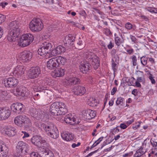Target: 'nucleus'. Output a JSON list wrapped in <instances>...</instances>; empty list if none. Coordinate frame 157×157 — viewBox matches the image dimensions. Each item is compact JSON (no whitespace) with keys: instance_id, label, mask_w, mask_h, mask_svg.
I'll return each instance as SVG.
<instances>
[{"instance_id":"obj_36","label":"nucleus","mask_w":157,"mask_h":157,"mask_svg":"<svg viewBox=\"0 0 157 157\" xmlns=\"http://www.w3.org/2000/svg\"><path fill=\"white\" fill-rule=\"evenodd\" d=\"M41 46L43 47L44 48L47 49V51L50 52L52 47V44L51 42L47 41L43 42Z\"/></svg>"},{"instance_id":"obj_10","label":"nucleus","mask_w":157,"mask_h":157,"mask_svg":"<svg viewBox=\"0 0 157 157\" xmlns=\"http://www.w3.org/2000/svg\"><path fill=\"white\" fill-rule=\"evenodd\" d=\"M63 82L65 85L70 86L79 84L80 80L75 77H71L65 79Z\"/></svg>"},{"instance_id":"obj_21","label":"nucleus","mask_w":157,"mask_h":157,"mask_svg":"<svg viewBox=\"0 0 157 157\" xmlns=\"http://www.w3.org/2000/svg\"><path fill=\"white\" fill-rule=\"evenodd\" d=\"M66 50L64 47L61 45L58 46L51 52L52 54L54 56H56L59 54H61L65 52Z\"/></svg>"},{"instance_id":"obj_37","label":"nucleus","mask_w":157,"mask_h":157,"mask_svg":"<svg viewBox=\"0 0 157 157\" xmlns=\"http://www.w3.org/2000/svg\"><path fill=\"white\" fill-rule=\"evenodd\" d=\"M38 52L39 55L43 56H45L48 53H50L47 50V49L41 46L38 50Z\"/></svg>"},{"instance_id":"obj_30","label":"nucleus","mask_w":157,"mask_h":157,"mask_svg":"<svg viewBox=\"0 0 157 157\" xmlns=\"http://www.w3.org/2000/svg\"><path fill=\"white\" fill-rule=\"evenodd\" d=\"M41 157H53L54 154L49 148L44 149L40 152Z\"/></svg>"},{"instance_id":"obj_41","label":"nucleus","mask_w":157,"mask_h":157,"mask_svg":"<svg viewBox=\"0 0 157 157\" xmlns=\"http://www.w3.org/2000/svg\"><path fill=\"white\" fill-rule=\"evenodd\" d=\"M141 64L143 66H146L148 62V57L143 56L140 58Z\"/></svg>"},{"instance_id":"obj_33","label":"nucleus","mask_w":157,"mask_h":157,"mask_svg":"<svg viewBox=\"0 0 157 157\" xmlns=\"http://www.w3.org/2000/svg\"><path fill=\"white\" fill-rule=\"evenodd\" d=\"M136 74L137 76V80L140 82L145 83V79L144 73L143 71H136Z\"/></svg>"},{"instance_id":"obj_61","label":"nucleus","mask_w":157,"mask_h":157,"mask_svg":"<svg viewBox=\"0 0 157 157\" xmlns=\"http://www.w3.org/2000/svg\"><path fill=\"white\" fill-rule=\"evenodd\" d=\"M103 138L104 137L103 136L100 137L95 142V143L96 144L98 145L102 141Z\"/></svg>"},{"instance_id":"obj_19","label":"nucleus","mask_w":157,"mask_h":157,"mask_svg":"<svg viewBox=\"0 0 157 157\" xmlns=\"http://www.w3.org/2000/svg\"><path fill=\"white\" fill-rule=\"evenodd\" d=\"M32 53L29 51H24L21 54L20 59L22 60L24 62L29 61L32 59Z\"/></svg>"},{"instance_id":"obj_55","label":"nucleus","mask_w":157,"mask_h":157,"mask_svg":"<svg viewBox=\"0 0 157 157\" xmlns=\"http://www.w3.org/2000/svg\"><path fill=\"white\" fill-rule=\"evenodd\" d=\"M127 54L130 55H132L134 52V50L133 48H131L130 49H127L126 50Z\"/></svg>"},{"instance_id":"obj_40","label":"nucleus","mask_w":157,"mask_h":157,"mask_svg":"<svg viewBox=\"0 0 157 157\" xmlns=\"http://www.w3.org/2000/svg\"><path fill=\"white\" fill-rule=\"evenodd\" d=\"M146 152V151L143 150V148L141 147L140 149L137 150L136 153L134 154V156L136 157H139L141 156L144 154Z\"/></svg>"},{"instance_id":"obj_11","label":"nucleus","mask_w":157,"mask_h":157,"mask_svg":"<svg viewBox=\"0 0 157 157\" xmlns=\"http://www.w3.org/2000/svg\"><path fill=\"white\" fill-rule=\"evenodd\" d=\"M41 70L38 66L33 67L29 70V76L31 78H37L40 74Z\"/></svg>"},{"instance_id":"obj_5","label":"nucleus","mask_w":157,"mask_h":157,"mask_svg":"<svg viewBox=\"0 0 157 157\" xmlns=\"http://www.w3.org/2000/svg\"><path fill=\"white\" fill-rule=\"evenodd\" d=\"M29 113L32 117L37 120L41 119L42 121H45V117H46L47 116L45 112L40 109H37L34 108H30Z\"/></svg>"},{"instance_id":"obj_15","label":"nucleus","mask_w":157,"mask_h":157,"mask_svg":"<svg viewBox=\"0 0 157 157\" xmlns=\"http://www.w3.org/2000/svg\"><path fill=\"white\" fill-rule=\"evenodd\" d=\"M92 68V66L90 63L87 61H84L82 63L80 67L81 72L83 74L87 73Z\"/></svg>"},{"instance_id":"obj_31","label":"nucleus","mask_w":157,"mask_h":157,"mask_svg":"<svg viewBox=\"0 0 157 157\" xmlns=\"http://www.w3.org/2000/svg\"><path fill=\"white\" fill-rule=\"evenodd\" d=\"M73 44L76 48L78 49H81L85 47V43L80 38H79L78 40L74 42Z\"/></svg>"},{"instance_id":"obj_18","label":"nucleus","mask_w":157,"mask_h":157,"mask_svg":"<svg viewBox=\"0 0 157 157\" xmlns=\"http://www.w3.org/2000/svg\"><path fill=\"white\" fill-rule=\"evenodd\" d=\"M74 92L75 94L82 96L86 93V90L85 87L79 85L74 86Z\"/></svg>"},{"instance_id":"obj_62","label":"nucleus","mask_w":157,"mask_h":157,"mask_svg":"<svg viewBox=\"0 0 157 157\" xmlns=\"http://www.w3.org/2000/svg\"><path fill=\"white\" fill-rule=\"evenodd\" d=\"M129 78H124L122 79V83H129Z\"/></svg>"},{"instance_id":"obj_14","label":"nucleus","mask_w":157,"mask_h":157,"mask_svg":"<svg viewBox=\"0 0 157 157\" xmlns=\"http://www.w3.org/2000/svg\"><path fill=\"white\" fill-rule=\"evenodd\" d=\"M82 113L85 118L88 120H90L94 118L97 113L96 111L90 109H87L85 111H83Z\"/></svg>"},{"instance_id":"obj_50","label":"nucleus","mask_w":157,"mask_h":157,"mask_svg":"<svg viewBox=\"0 0 157 157\" xmlns=\"http://www.w3.org/2000/svg\"><path fill=\"white\" fill-rule=\"evenodd\" d=\"M7 94L6 91L0 90V98H4V97L6 96Z\"/></svg>"},{"instance_id":"obj_39","label":"nucleus","mask_w":157,"mask_h":157,"mask_svg":"<svg viewBox=\"0 0 157 157\" xmlns=\"http://www.w3.org/2000/svg\"><path fill=\"white\" fill-rule=\"evenodd\" d=\"M114 36H116V34H115ZM114 41L116 45L119 46L121 44L124 42V40L121 38L120 37L115 36L114 38Z\"/></svg>"},{"instance_id":"obj_26","label":"nucleus","mask_w":157,"mask_h":157,"mask_svg":"<svg viewBox=\"0 0 157 157\" xmlns=\"http://www.w3.org/2000/svg\"><path fill=\"white\" fill-rule=\"evenodd\" d=\"M5 131V133L9 136H14L16 133V128L14 127L10 126L6 127Z\"/></svg>"},{"instance_id":"obj_47","label":"nucleus","mask_w":157,"mask_h":157,"mask_svg":"<svg viewBox=\"0 0 157 157\" xmlns=\"http://www.w3.org/2000/svg\"><path fill=\"white\" fill-rule=\"evenodd\" d=\"M135 80V79L133 77H132L130 79H129V81L128 83V86H135V82H134V81Z\"/></svg>"},{"instance_id":"obj_22","label":"nucleus","mask_w":157,"mask_h":157,"mask_svg":"<svg viewBox=\"0 0 157 157\" xmlns=\"http://www.w3.org/2000/svg\"><path fill=\"white\" fill-rule=\"evenodd\" d=\"M42 137L39 136H34L31 139V142L34 145L39 147L40 145V142L42 139Z\"/></svg>"},{"instance_id":"obj_17","label":"nucleus","mask_w":157,"mask_h":157,"mask_svg":"<svg viewBox=\"0 0 157 157\" xmlns=\"http://www.w3.org/2000/svg\"><path fill=\"white\" fill-rule=\"evenodd\" d=\"M25 71L23 66L17 65L13 71V74L17 77H21L24 73Z\"/></svg>"},{"instance_id":"obj_56","label":"nucleus","mask_w":157,"mask_h":157,"mask_svg":"<svg viewBox=\"0 0 157 157\" xmlns=\"http://www.w3.org/2000/svg\"><path fill=\"white\" fill-rule=\"evenodd\" d=\"M116 50L115 49H113L111 52V54L112 56L114 58H115L116 56Z\"/></svg>"},{"instance_id":"obj_1","label":"nucleus","mask_w":157,"mask_h":157,"mask_svg":"<svg viewBox=\"0 0 157 157\" xmlns=\"http://www.w3.org/2000/svg\"><path fill=\"white\" fill-rule=\"evenodd\" d=\"M66 107V105L63 102H56L51 105L50 112L52 115L54 116L63 115L67 112Z\"/></svg>"},{"instance_id":"obj_52","label":"nucleus","mask_w":157,"mask_h":157,"mask_svg":"<svg viewBox=\"0 0 157 157\" xmlns=\"http://www.w3.org/2000/svg\"><path fill=\"white\" fill-rule=\"evenodd\" d=\"M21 132L22 133L21 135L23 136L22 138L23 139L29 136V134L26 132L22 131Z\"/></svg>"},{"instance_id":"obj_42","label":"nucleus","mask_w":157,"mask_h":157,"mask_svg":"<svg viewBox=\"0 0 157 157\" xmlns=\"http://www.w3.org/2000/svg\"><path fill=\"white\" fill-rule=\"evenodd\" d=\"M130 59H132L131 62L133 66H135L137 65V59L135 55H133L131 56Z\"/></svg>"},{"instance_id":"obj_6","label":"nucleus","mask_w":157,"mask_h":157,"mask_svg":"<svg viewBox=\"0 0 157 157\" xmlns=\"http://www.w3.org/2000/svg\"><path fill=\"white\" fill-rule=\"evenodd\" d=\"M43 24L39 18H33L29 24V28L33 32H39L43 28Z\"/></svg>"},{"instance_id":"obj_60","label":"nucleus","mask_w":157,"mask_h":157,"mask_svg":"<svg viewBox=\"0 0 157 157\" xmlns=\"http://www.w3.org/2000/svg\"><path fill=\"white\" fill-rule=\"evenodd\" d=\"M117 90V88L115 86L112 89L111 93L112 95H113L115 94Z\"/></svg>"},{"instance_id":"obj_7","label":"nucleus","mask_w":157,"mask_h":157,"mask_svg":"<svg viewBox=\"0 0 157 157\" xmlns=\"http://www.w3.org/2000/svg\"><path fill=\"white\" fill-rule=\"evenodd\" d=\"M34 40V36L31 33L23 34L19 39L18 44L19 46L24 47L29 45Z\"/></svg>"},{"instance_id":"obj_51","label":"nucleus","mask_w":157,"mask_h":157,"mask_svg":"<svg viewBox=\"0 0 157 157\" xmlns=\"http://www.w3.org/2000/svg\"><path fill=\"white\" fill-rule=\"evenodd\" d=\"M140 122H139L136 123V124H133L132 128L134 130H136L140 127Z\"/></svg>"},{"instance_id":"obj_29","label":"nucleus","mask_w":157,"mask_h":157,"mask_svg":"<svg viewBox=\"0 0 157 157\" xmlns=\"http://www.w3.org/2000/svg\"><path fill=\"white\" fill-rule=\"evenodd\" d=\"M55 126L53 124L49 125L43 123H41L40 124V128L41 129L44 130L48 135L49 133V132H51L50 131H52V130L53 129V128Z\"/></svg>"},{"instance_id":"obj_3","label":"nucleus","mask_w":157,"mask_h":157,"mask_svg":"<svg viewBox=\"0 0 157 157\" xmlns=\"http://www.w3.org/2000/svg\"><path fill=\"white\" fill-rule=\"evenodd\" d=\"M84 57L88 60V62H90L94 69L98 68L100 65L99 59L95 53L88 51L85 53Z\"/></svg>"},{"instance_id":"obj_35","label":"nucleus","mask_w":157,"mask_h":157,"mask_svg":"<svg viewBox=\"0 0 157 157\" xmlns=\"http://www.w3.org/2000/svg\"><path fill=\"white\" fill-rule=\"evenodd\" d=\"M9 27L10 29L9 30H15L16 32L17 31H19L18 22L16 21L11 22L9 25Z\"/></svg>"},{"instance_id":"obj_63","label":"nucleus","mask_w":157,"mask_h":157,"mask_svg":"<svg viewBox=\"0 0 157 157\" xmlns=\"http://www.w3.org/2000/svg\"><path fill=\"white\" fill-rule=\"evenodd\" d=\"M105 33L107 35H112V33L111 32L110 29H105Z\"/></svg>"},{"instance_id":"obj_4","label":"nucleus","mask_w":157,"mask_h":157,"mask_svg":"<svg viewBox=\"0 0 157 157\" xmlns=\"http://www.w3.org/2000/svg\"><path fill=\"white\" fill-rule=\"evenodd\" d=\"M15 124L17 126L22 127L23 126H28L31 125V121L29 118L25 115H20L16 117L14 119Z\"/></svg>"},{"instance_id":"obj_25","label":"nucleus","mask_w":157,"mask_h":157,"mask_svg":"<svg viewBox=\"0 0 157 157\" xmlns=\"http://www.w3.org/2000/svg\"><path fill=\"white\" fill-rule=\"evenodd\" d=\"M25 88L24 87L22 86L17 87L16 89V92L15 93L17 96H21L22 97H24L27 96L26 92L25 90H24Z\"/></svg>"},{"instance_id":"obj_49","label":"nucleus","mask_w":157,"mask_h":157,"mask_svg":"<svg viewBox=\"0 0 157 157\" xmlns=\"http://www.w3.org/2000/svg\"><path fill=\"white\" fill-rule=\"evenodd\" d=\"M116 66L117 64L115 63L114 60L112 59V69L114 72L117 70L116 68Z\"/></svg>"},{"instance_id":"obj_9","label":"nucleus","mask_w":157,"mask_h":157,"mask_svg":"<svg viewBox=\"0 0 157 157\" xmlns=\"http://www.w3.org/2000/svg\"><path fill=\"white\" fill-rule=\"evenodd\" d=\"M25 105L21 103H13L11 108L13 112L17 114L22 113L24 111Z\"/></svg>"},{"instance_id":"obj_20","label":"nucleus","mask_w":157,"mask_h":157,"mask_svg":"<svg viewBox=\"0 0 157 157\" xmlns=\"http://www.w3.org/2000/svg\"><path fill=\"white\" fill-rule=\"evenodd\" d=\"M64 120L66 123L71 125H74L79 123L78 121H77L76 119L71 114L66 115L64 117Z\"/></svg>"},{"instance_id":"obj_24","label":"nucleus","mask_w":157,"mask_h":157,"mask_svg":"<svg viewBox=\"0 0 157 157\" xmlns=\"http://www.w3.org/2000/svg\"><path fill=\"white\" fill-rule=\"evenodd\" d=\"M25 88L24 87L22 86L17 87L16 89V92L15 93L17 96H21L22 97H24L27 96L26 92L25 90H24Z\"/></svg>"},{"instance_id":"obj_59","label":"nucleus","mask_w":157,"mask_h":157,"mask_svg":"<svg viewBox=\"0 0 157 157\" xmlns=\"http://www.w3.org/2000/svg\"><path fill=\"white\" fill-rule=\"evenodd\" d=\"M114 47V44L112 42L110 41L109 42V44L107 46L108 48L109 49H111Z\"/></svg>"},{"instance_id":"obj_38","label":"nucleus","mask_w":157,"mask_h":157,"mask_svg":"<svg viewBox=\"0 0 157 157\" xmlns=\"http://www.w3.org/2000/svg\"><path fill=\"white\" fill-rule=\"evenodd\" d=\"M40 144L41 146H40L38 147L41 148L43 150L49 148V144L45 140L42 139L40 142Z\"/></svg>"},{"instance_id":"obj_46","label":"nucleus","mask_w":157,"mask_h":157,"mask_svg":"<svg viewBox=\"0 0 157 157\" xmlns=\"http://www.w3.org/2000/svg\"><path fill=\"white\" fill-rule=\"evenodd\" d=\"M148 76V78L150 80L151 83L153 84H155L156 83V81L154 79V77H153V75L151 74H150Z\"/></svg>"},{"instance_id":"obj_45","label":"nucleus","mask_w":157,"mask_h":157,"mask_svg":"<svg viewBox=\"0 0 157 157\" xmlns=\"http://www.w3.org/2000/svg\"><path fill=\"white\" fill-rule=\"evenodd\" d=\"M90 102H91V103L90 104L89 103V104L90 106H93L94 105H96L97 104V101L96 99L92 98H90L89 99Z\"/></svg>"},{"instance_id":"obj_57","label":"nucleus","mask_w":157,"mask_h":157,"mask_svg":"<svg viewBox=\"0 0 157 157\" xmlns=\"http://www.w3.org/2000/svg\"><path fill=\"white\" fill-rule=\"evenodd\" d=\"M30 157H39L37 153L35 152H32L30 155Z\"/></svg>"},{"instance_id":"obj_32","label":"nucleus","mask_w":157,"mask_h":157,"mask_svg":"<svg viewBox=\"0 0 157 157\" xmlns=\"http://www.w3.org/2000/svg\"><path fill=\"white\" fill-rule=\"evenodd\" d=\"M61 136L64 140L70 141L74 139V135L72 133L65 132L61 134Z\"/></svg>"},{"instance_id":"obj_13","label":"nucleus","mask_w":157,"mask_h":157,"mask_svg":"<svg viewBox=\"0 0 157 157\" xmlns=\"http://www.w3.org/2000/svg\"><path fill=\"white\" fill-rule=\"evenodd\" d=\"M16 148L19 152L25 154L27 153L29 149V146L26 143L21 141L18 143Z\"/></svg>"},{"instance_id":"obj_28","label":"nucleus","mask_w":157,"mask_h":157,"mask_svg":"<svg viewBox=\"0 0 157 157\" xmlns=\"http://www.w3.org/2000/svg\"><path fill=\"white\" fill-rule=\"evenodd\" d=\"M75 37L69 34L65 36L63 41L65 44L73 45L75 41Z\"/></svg>"},{"instance_id":"obj_53","label":"nucleus","mask_w":157,"mask_h":157,"mask_svg":"<svg viewBox=\"0 0 157 157\" xmlns=\"http://www.w3.org/2000/svg\"><path fill=\"white\" fill-rule=\"evenodd\" d=\"M148 62L151 63L152 65L154 64L155 63V59L152 57H148Z\"/></svg>"},{"instance_id":"obj_23","label":"nucleus","mask_w":157,"mask_h":157,"mask_svg":"<svg viewBox=\"0 0 157 157\" xmlns=\"http://www.w3.org/2000/svg\"><path fill=\"white\" fill-rule=\"evenodd\" d=\"M17 36V35L15 30H9L7 35V39L9 41L14 42L15 41Z\"/></svg>"},{"instance_id":"obj_48","label":"nucleus","mask_w":157,"mask_h":157,"mask_svg":"<svg viewBox=\"0 0 157 157\" xmlns=\"http://www.w3.org/2000/svg\"><path fill=\"white\" fill-rule=\"evenodd\" d=\"M125 27L127 29L130 30L132 28V24L128 22L125 24Z\"/></svg>"},{"instance_id":"obj_12","label":"nucleus","mask_w":157,"mask_h":157,"mask_svg":"<svg viewBox=\"0 0 157 157\" xmlns=\"http://www.w3.org/2000/svg\"><path fill=\"white\" fill-rule=\"evenodd\" d=\"M18 83V80L14 78L10 77L5 80L4 84L6 87H13L16 86Z\"/></svg>"},{"instance_id":"obj_44","label":"nucleus","mask_w":157,"mask_h":157,"mask_svg":"<svg viewBox=\"0 0 157 157\" xmlns=\"http://www.w3.org/2000/svg\"><path fill=\"white\" fill-rule=\"evenodd\" d=\"M124 100V98L122 97H119L117 98V100L116 102L117 105H122L124 102L123 101Z\"/></svg>"},{"instance_id":"obj_27","label":"nucleus","mask_w":157,"mask_h":157,"mask_svg":"<svg viewBox=\"0 0 157 157\" xmlns=\"http://www.w3.org/2000/svg\"><path fill=\"white\" fill-rule=\"evenodd\" d=\"M65 70L64 69L59 68L55 70L52 74L54 77L56 78L63 76L65 74Z\"/></svg>"},{"instance_id":"obj_54","label":"nucleus","mask_w":157,"mask_h":157,"mask_svg":"<svg viewBox=\"0 0 157 157\" xmlns=\"http://www.w3.org/2000/svg\"><path fill=\"white\" fill-rule=\"evenodd\" d=\"M5 17L1 14H0V24L4 22L5 20Z\"/></svg>"},{"instance_id":"obj_34","label":"nucleus","mask_w":157,"mask_h":157,"mask_svg":"<svg viewBox=\"0 0 157 157\" xmlns=\"http://www.w3.org/2000/svg\"><path fill=\"white\" fill-rule=\"evenodd\" d=\"M48 135L50 136L52 138L54 139H56L58 138L59 136V132L57 129L56 128V126L54 127L53 128V129L50 131Z\"/></svg>"},{"instance_id":"obj_8","label":"nucleus","mask_w":157,"mask_h":157,"mask_svg":"<svg viewBox=\"0 0 157 157\" xmlns=\"http://www.w3.org/2000/svg\"><path fill=\"white\" fill-rule=\"evenodd\" d=\"M11 114L9 108L6 107L0 108V121L8 119Z\"/></svg>"},{"instance_id":"obj_2","label":"nucleus","mask_w":157,"mask_h":157,"mask_svg":"<svg viewBox=\"0 0 157 157\" xmlns=\"http://www.w3.org/2000/svg\"><path fill=\"white\" fill-rule=\"evenodd\" d=\"M66 62L65 58L60 56L56 57L49 59L47 62V67L50 69H54L59 65H64Z\"/></svg>"},{"instance_id":"obj_43","label":"nucleus","mask_w":157,"mask_h":157,"mask_svg":"<svg viewBox=\"0 0 157 157\" xmlns=\"http://www.w3.org/2000/svg\"><path fill=\"white\" fill-rule=\"evenodd\" d=\"M48 29L50 31L57 30L59 29V25L54 24L52 25H51Z\"/></svg>"},{"instance_id":"obj_64","label":"nucleus","mask_w":157,"mask_h":157,"mask_svg":"<svg viewBox=\"0 0 157 157\" xmlns=\"http://www.w3.org/2000/svg\"><path fill=\"white\" fill-rule=\"evenodd\" d=\"M120 127L121 128L124 129H126L127 127V126L124 124L121 123L120 124Z\"/></svg>"},{"instance_id":"obj_16","label":"nucleus","mask_w":157,"mask_h":157,"mask_svg":"<svg viewBox=\"0 0 157 157\" xmlns=\"http://www.w3.org/2000/svg\"><path fill=\"white\" fill-rule=\"evenodd\" d=\"M8 148L4 143L0 141V157H6L8 155Z\"/></svg>"},{"instance_id":"obj_58","label":"nucleus","mask_w":157,"mask_h":157,"mask_svg":"<svg viewBox=\"0 0 157 157\" xmlns=\"http://www.w3.org/2000/svg\"><path fill=\"white\" fill-rule=\"evenodd\" d=\"M119 129L117 127L114 128L112 130V133L113 134H116L119 132Z\"/></svg>"}]
</instances>
